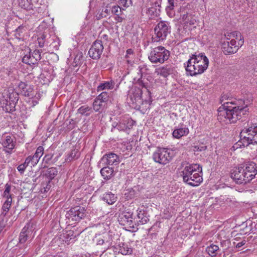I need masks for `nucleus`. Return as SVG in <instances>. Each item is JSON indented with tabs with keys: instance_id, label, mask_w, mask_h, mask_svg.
Here are the masks:
<instances>
[{
	"instance_id": "37998d69",
	"label": "nucleus",
	"mask_w": 257,
	"mask_h": 257,
	"mask_svg": "<svg viewBox=\"0 0 257 257\" xmlns=\"http://www.w3.org/2000/svg\"><path fill=\"white\" fill-rule=\"evenodd\" d=\"M219 249V247L217 245L211 244L206 248V251L208 254L212 256H215L216 255V252Z\"/></svg>"
},
{
	"instance_id": "8fccbe9b",
	"label": "nucleus",
	"mask_w": 257,
	"mask_h": 257,
	"mask_svg": "<svg viewBox=\"0 0 257 257\" xmlns=\"http://www.w3.org/2000/svg\"><path fill=\"white\" fill-rule=\"evenodd\" d=\"M118 3L120 6L127 8L132 5V0H118Z\"/></svg>"
},
{
	"instance_id": "a878e982",
	"label": "nucleus",
	"mask_w": 257,
	"mask_h": 257,
	"mask_svg": "<svg viewBox=\"0 0 257 257\" xmlns=\"http://www.w3.org/2000/svg\"><path fill=\"white\" fill-rule=\"evenodd\" d=\"M113 169L109 167H104L100 170L101 175L105 180L110 179L113 176Z\"/></svg>"
},
{
	"instance_id": "a18cd8bd",
	"label": "nucleus",
	"mask_w": 257,
	"mask_h": 257,
	"mask_svg": "<svg viewBox=\"0 0 257 257\" xmlns=\"http://www.w3.org/2000/svg\"><path fill=\"white\" fill-rule=\"evenodd\" d=\"M111 14L119 16L121 14L122 11L121 8L118 5H112L111 4Z\"/></svg>"
},
{
	"instance_id": "39448f33",
	"label": "nucleus",
	"mask_w": 257,
	"mask_h": 257,
	"mask_svg": "<svg viewBox=\"0 0 257 257\" xmlns=\"http://www.w3.org/2000/svg\"><path fill=\"white\" fill-rule=\"evenodd\" d=\"M240 141L236 144V146H233L234 150L238 148V146L241 147H247L250 144H257V125H253L247 129L243 130L240 133Z\"/></svg>"
},
{
	"instance_id": "09e8293b",
	"label": "nucleus",
	"mask_w": 257,
	"mask_h": 257,
	"mask_svg": "<svg viewBox=\"0 0 257 257\" xmlns=\"http://www.w3.org/2000/svg\"><path fill=\"white\" fill-rule=\"evenodd\" d=\"M33 156H29L27 158H26L25 163L28 166L29 165H31V166H35L37 164V161L35 160H33Z\"/></svg>"
},
{
	"instance_id": "f3484780",
	"label": "nucleus",
	"mask_w": 257,
	"mask_h": 257,
	"mask_svg": "<svg viewBox=\"0 0 257 257\" xmlns=\"http://www.w3.org/2000/svg\"><path fill=\"white\" fill-rule=\"evenodd\" d=\"M3 96L7 97L9 101H10L11 108L13 109L15 108L16 103H17L19 97V94L14 89H10L8 91V93L6 94H3Z\"/></svg>"
},
{
	"instance_id": "6e6552de",
	"label": "nucleus",
	"mask_w": 257,
	"mask_h": 257,
	"mask_svg": "<svg viewBox=\"0 0 257 257\" xmlns=\"http://www.w3.org/2000/svg\"><path fill=\"white\" fill-rule=\"evenodd\" d=\"M172 152L168 149L158 148L153 155L154 161L158 163L166 165L172 158Z\"/></svg>"
},
{
	"instance_id": "ea45409f",
	"label": "nucleus",
	"mask_w": 257,
	"mask_h": 257,
	"mask_svg": "<svg viewBox=\"0 0 257 257\" xmlns=\"http://www.w3.org/2000/svg\"><path fill=\"white\" fill-rule=\"evenodd\" d=\"M100 101H102L106 105L109 100V94L106 91H103L96 97Z\"/></svg>"
},
{
	"instance_id": "20e7f679",
	"label": "nucleus",
	"mask_w": 257,
	"mask_h": 257,
	"mask_svg": "<svg viewBox=\"0 0 257 257\" xmlns=\"http://www.w3.org/2000/svg\"><path fill=\"white\" fill-rule=\"evenodd\" d=\"M180 173L183 181L192 186H198L203 181L202 167L197 164L185 166Z\"/></svg>"
},
{
	"instance_id": "bb28decb",
	"label": "nucleus",
	"mask_w": 257,
	"mask_h": 257,
	"mask_svg": "<svg viewBox=\"0 0 257 257\" xmlns=\"http://www.w3.org/2000/svg\"><path fill=\"white\" fill-rule=\"evenodd\" d=\"M93 108L96 112H101L107 106L102 101H100L97 97L95 98L93 102Z\"/></svg>"
},
{
	"instance_id": "473e14b6",
	"label": "nucleus",
	"mask_w": 257,
	"mask_h": 257,
	"mask_svg": "<svg viewBox=\"0 0 257 257\" xmlns=\"http://www.w3.org/2000/svg\"><path fill=\"white\" fill-rule=\"evenodd\" d=\"M27 85L24 82H21L18 85V88L23 95L25 96L31 97L32 96L31 93V91L27 89Z\"/></svg>"
},
{
	"instance_id": "9b49d317",
	"label": "nucleus",
	"mask_w": 257,
	"mask_h": 257,
	"mask_svg": "<svg viewBox=\"0 0 257 257\" xmlns=\"http://www.w3.org/2000/svg\"><path fill=\"white\" fill-rule=\"evenodd\" d=\"M85 213V210L84 207L77 206L68 211L66 217L72 221H79L84 217Z\"/></svg>"
},
{
	"instance_id": "49530a36",
	"label": "nucleus",
	"mask_w": 257,
	"mask_h": 257,
	"mask_svg": "<svg viewBox=\"0 0 257 257\" xmlns=\"http://www.w3.org/2000/svg\"><path fill=\"white\" fill-rule=\"evenodd\" d=\"M196 23V18L192 14H190L187 17L186 21L184 22L187 25L193 26Z\"/></svg>"
},
{
	"instance_id": "4c0bfd02",
	"label": "nucleus",
	"mask_w": 257,
	"mask_h": 257,
	"mask_svg": "<svg viewBox=\"0 0 257 257\" xmlns=\"http://www.w3.org/2000/svg\"><path fill=\"white\" fill-rule=\"evenodd\" d=\"M44 154V148L42 146H39L37 148L34 155L33 156V160H35L37 163L39 162L40 159Z\"/></svg>"
},
{
	"instance_id": "c756f323",
	"label": "nucleus",
	"mask_w": 257,
	"mask_h": 257,
	"mask_svg": "<svg viewBox=\"0 0 257 257\" xmlns=\"http://www.w3.org/2000/svg\"><path fill=\"white\" fill-rule=\"evenodd\" d=\"M132 248L129 247L127 244L122 243L119 245V252L123 255L130 254L132 253Z\"/></svg>"
},
{
	"instance_id": "6e6d98bb",
	"label": "nucleus",
	"mask_w": 257,
	"mask_h": 257,
	"mask_svg": "<svg viewBox=\"0 0 257 257\" xmlns=\"http://www.w3.org/2000/svg\"><path fill=\"white\" fill-rule=\"evenodd\" d=\"M28 167V166L24 162V163L20 165L18 167V170L21 173H23L25 170L26 168Z\"/></svg>"
},
{
	"instance_id": "393cba45",
	"label": "nucleus",
	"mask_w": 257,
	"mask_h": 257,
	"mask_svg": "<svg viewBox=\"0 0 257 257\" xmlns=\"http://www.w3.org/2000/svg\"><path fill=\"white\" fill-rule=\"evenodd\" d=\"M37 0H20L19 2L20 6L27 11L32 10Z\"/></svg>"
},
{
	"instance_id": "69168bd1",
	"label": "nucleus",
	"mask_w": 257,
	"mask_h": 257,
	"mask_svg": "<svg viewBox=\"0 0 257 257\" xmlns=\"http://www.w3.org/2000/svg\"><path fill=\"white\" fill-rule=\"evenodd\" d=\"M206 148V146H204V147L203 146V147H201V149H199V148H198L197 150H199L200 151H201L202 150H205Z\"/></svg>"
},
{
	"instance_id": "0eeeda50",
	"label": "nucleus",
	"mask_w": 257,
	"mask_h": 257,
	"mask_svg": "<svg viewBox=\"0 0 257 257\" xmlns=\"http://www.w3.org/2000/svg\"><path fill=\"white\" fill-rule=\"evenodd\" d=\"M155 35L152 37L154 42H158L166 39L171 32V26L167 21H160L154 28Z\"/></svg>"
},
{
	"instance_id": "b1692460",
	"label": "nucleus",
	"mask_w": 257,
	"mask_h": 257,
	"mask_svg": "<svg viewBox=\"0 0 257 257\" xmlns=\"http://www.w3.org/2000/svg\"><path fill=\"white\" fill-rule=\"evenodd\" d=\"M225 37H228L230 39V38L233 39L235 40H238V44L240 46H242L244 43L243 38L242 36L241 33L239 32L234 31L232 33H227L224 35Z\"/></svg>"
},
{
	"instance_id": "338daca9",
	"label": "nucleus",
	"mask_w": 257,
	"mask_h": 257,
	"mask_svg": "<svg viewBox=\"0 0 257 257\" xmlns=\"http://www.w3.org/2000/svg\"><path fill=\"white\" fill-rule=\"evenodd\" d=\"M50 46H52L53 47H54V48H55V49L56 50H57L58 49V47L57 46H54L53 43H51L50 44Z\"/></svg>"
},
{
	"instance_id": "f03ea898",
	"label": "nucleus",
	"mask_w": 257,
	"mask_h": 257,
	"mask_svg": "<svg viewBox=\"0 0 257 257\" xmlns=\"http://www.w3.org/2000/svg\"><path fill=\"white\" fill-rule=\"evenodd\" d=\"M257 174V165L253 162L244 163L240 167L233 169L230 177L238 184H245L254 179Z\"/></svg>"
},
{
	"instance_id": "052dcab7",
	"label": "nucleus",
	"mask_w": 257,
	"mask_h": 257,
	"mask_svg": "<svg viewBox=\"0 0 257 257\" xmlns=\"http://www.w3.org/2000/svg\"><path fill=\"white\" fill-rule=\"evenodd\" d=\"M133 52H134V51L132 49H127L126 51V57H128L129 55H133Z\"/></svg>"
},
{
	"instance_id": "1a4fd4ad",
	"label": "nucleus",
	"mask_w": 257,
	"mask_h": 257,
	"mask_svg": "<svg viewBox=\"0 0 257 257\" xmlns=\"http://www.w3.org/2000/svg\"><path fill=\"white\" fill-rule=\"evenodd\" d=\"M35 226L34 222H30L23 227L19 236L20 244L24 243L28 239H32L34 237Z\"/></svg>"
},
{
	"instance_id": "4468645a",
	"label": "nucleus",
	"mask_w": 257,
	"mask_h": 257,
	"mask_svg": "<svg viewBox=\"0 0 257 257\" xmlns=\"http://www.w3.org/2000/svg\"><path fill=\"white\" fill-rule=\"evenodd\" d=\"M120 162L119 157L113 153L106 154L101 159V162L104 165H117Z\"/></svg>"
},
{
	"instance_id": "2eb2a0df",
	"label": "nucleus",
	"mask_w": 257,
	"mask_h": 257,
	"mask_svg": "<svg viewBox=\"0 0 257 257\" xmlns=\"http://www.w3.org/2000/svg\"><path fill=\"white\" fill-rule=\"evenodd\" d=\"M161 9V1L156 0L153 2L146 11V14L150 19H154L159 16Z\"/></svg>"
},
{
	"instance_id": "bf43d9fd",
	"label": "nucleus",
	"mask_w": 257,
	"mask_h": 257,
	"mask_svg": "<svg viewBox=\"0 0 257 257\" xmlns=\"http://www.w3.org/2000/svg\"><path fill=\"white\" fill-rule=\"evenodd\" d=\"M245 243H246V241L245 240H243L237 243V244L236 245V247L237 248H239V247L242 246L243 245H244L245 244Z\"/></svg>"
},
{
	"instance_id": "0e129e2a",
	"label": "nucleus",
	"mask_w": 257,
	"mask_h": 257,
	"mask_svg": "<svg viewBox=\"0 0 257 257\" xmlns=\"http://www.w3.org/2000/svg\"><path fill=\"white\" fill-rule=\"evenodd\" d=\"M5 225L0 223V231H2L4 228Z\"/></svg>"
},
{
	"instance_id": "72a5a7b5",
	"label": "nucleus",
	"mask_w": 257,
	"mask_h": 257,
	"mask_svg": "<svg viewBox=\"0 0 257 257\" xmlns=\"http://www.w3.org/2000/svg\"><path fill=\"white\" fill-rule=\"evenodd\" d=\"M50 37L49 38H47V36L44 34H42L38 38L37 40L39 44V46L42 48L44 46L45 44H48L50 43Z\"/></svg>"
},
{
	"instance_id": "774afa93",
	"label": "nucleus",
	"mask_w": 257,
	"mask_h": 257,
	"mask_svg": "<svg viewBox=\"0 0 257 257\" xmlns=\"http://www.w3.org/2000/svg\"><path fill=\"white\" fill-rule=\"evenodd\" d=\"M223 97L222 96L221 97V99H220L221 102H222V101H223Z\"/></svg>"
},
{
	"instance_id": "de8ad7c7",
	"label": "nucleus",
	"mask_w": 257,
	"mask_h": 257,
	"mask_svg": "<svg viewBox=\"0 0 257 257\" xmlns=\"http://www.w3.org/2000/svg\"><path fill=\"white\" fill-rule=\"evenodd\" d=\"M142 90L140 89V88L136 89L135 92L134 93V97H135L136 102L142 101Z\"/></svg>"
},
{
	"instance_id": "c85d7f7f",
	"label": "nucleus",
	"mask_w": 257,
	"mask_h": 257,
	"mask_svg": "<svg viewBox=\"0 0 257 257\" xmlns=\"http://www.w3.org/2000/svg\"><path fill=\"white\" fill-rule=\"evenodd\" d=\"M103 200L108 204L111 205L116 202L117 197L114 194L108 192L103 194Z\"/></svg>"
},
{
	"instance_id": "864d4df0",
	"label": "nucleus",
	"mask_w": 257,
	"mask_h": 257,
	"mask_svg": "<svg viewBox=\"0 0 257 257\" xmlns=\"http://www.w3.org/2000/svg\"><path fill=\"white\" fill-rule=\"evenodd\" d=\"M75 236L73 235V231L71 230H69L67 231V234L65 236V241H67L70 240L71 239H73L75 238Z\"/></svg>"
},
{
	"instance_id": "ddd939ff",
	"label": "nucleus",
	"mask_w": 257,
	"mask_h": 257,
	"mask_svg": "<svg viewBox=\"0 0 257 257\" xmlns=\"http://www.w3.org/2000/svg\"><path fill=\"white\" fill-rule=\"evenodd\" d=\"M103 46L101 41H95L88 51L90 57L94 60H98L103 50Z\"/></svg>"
},
{
	"instance_id": "c9c22d12",
	"label": "nucleus",
	"mask_w": 257,
	"mask_h": 257,
	"mask_svg": "<svg viewBox=\"0 0 257 257\" xmlns=\"http://www.w3.org/2000/svg\"><path fill=\"white\" fill-rule=\"evenodd\" d=\"M114 83L112 81H105L101 83L97 87V90L98 91H101L105 89H112L113 87Z\"/></svg>"
},
{
	"instance_id": "13d9d810",
	"label": "nucleus",
	"mask_w": 257,
	"mask_h": 257,
	"mask_svg": "<svg viewBox=\"0 0 257 257\" xmlns=\"http://www.w3.org/2000/svg\"><path fill=\"white\" fill-rule=\"evenodd\" d=\"M4 198L6 199V201H5V202H6L7 203L11 204V205H12V199H13V197H4Z\"/></svg>"
},
{
	"instance_id": "9d476101",
	"label": "nucleus",
	"mask_w": 257,
	"mask_h": 257,
	"mask_svg": "<svg viewBox=\"0 0 257 257\" xmlns=\"http://www.w3.org/2000/svg\"><path fill=\"white\" fill-rule=\"evenodd\" d=\"M226 40L221 43V49L225 55H230L235 53L239 48L241 47L236 44L235 40L232 39L230 40L228 37H225Z\"/></svg>"
},
{
	"instance_id": "f704fd0d",
	"label": "nucleus",
	"mask_w": 257,
	"mask_h": 257,
	"mask_svg": "<svg viewBox=\"0 0 257 257\" xmlns=\"http://www.w3.org/2000/svg\"><path fill=\"white\" fill-rule=\"evenodd\" d=\"M83 57L82 53L81 52H78L74 57L73 66L76 67L82 64L83 62Z\"/></svg>"
},
{
	"instance_id": "4d7b16f0",
	"label": "nucleus",
	"mask_w": 257,
	"mask_h": 257,
	"mask_svg": "<svg viewBox=\"0 0 257 257\" xmlns=\"http://www.w3.org/2000/svg\"><path fill=\"white\" fill-rule=\"evenodd\" d=\"M24 29V27L23 26L19 27L16 30V34L15 35L18 38L21 36V33H23V30Z\"/></svg>"
},
{
	"instance_id": "cd10ccee",
	"label": "nucleus",
	"mask_w": 257,
	"mask_h": 257,
	"mask_svg": "<svg viewBox=\"0 0 257 257\" xmlns=\"http://www.w3.org/2000/svg\"><path fill=\"white\" fill-rule=\"evenodd\" d=\"M96 244L97 245L102 246V249L104 251L106 250L111 245V242L109 240H106L105 236H103V238H99L97 240Z\"/></svg>"
},
{
	"instance_id": "a19ab883",
	"label": "nucleus",
	"mask_w": 257,
	"mask_h": 257,
	"mask_svg": "<svg viewBox=\"0 0 257 257\" xmlns=\"http://www.w3.org/2000/svg\"><path fill=\"white\" fill-rule=\"evenodd\" d=\"M91 111V108L87 105H83L81 106L77 110L78 113L85 116H88L90 111Z\"/></svg>"
},
{
	"instance_id": "423d86ee",
	"label": "nucleus",
	"mask_w": 257,
	"mask_h": 257,
	"mask_svg": "<svg viewBox=\"0 0 257 257\" xmlns=\"http://www.w3.org/2000/svg\"><path fill=\"white\" fill-rule=\"evenodd\" d=\"M170 55V52L164 47H156L151 51L148 58L154 64H163L167 61Z\"/></svg>"
},
{
	"instance_id": "e2e57ef3",
	"label": "nucleus",
	"mask_w": 257,
	"mask_h": 257,
	"mask_svg": "<svg viewBox=\"0 0 257 257\" xmlns=\"http://www.w3.org/2000/svg\"><path fill=\"white\" fill-rule=\"evenodd\" d=\"M138 83L140 86L146 88V86L142 81L139 80Z\"/></svg>"
},
{
	"instance_id": "aec40b11",
	"label": "nucleus",
	"mask_w": 257,
	"mask_h": 257,
	"mask_svg": "<svg viewBox=\"0 0 257 257\" xmlns=\"http://www.w3.org/2000/svg\"><path fill=\"white\" fill-rule=\"evenodd\" d=\"M173 68L170 64L165 65L163 66L160 67L155 69V73L157 75L161 76L163 77H167L170 74L172 73Z\"/></svg>"
},
{
	"instance_id": "6ab92c4d",
	"label": "nucleus",
	"mask_w": 257,
	"mask_h": 257,
	"mask_svg": "<svg viewBox=\"0 0 257 257\" xmlns=\"http://www.w3.org/2000/svg\"><path fill=\"white\" fill-rule=\"evenodd\" d=\"M119 220L123 222V225H127L130 227H134L133 213L131 211H124L119 216Z\"/></svg>"
},
{
	"instance_id": "f257e3e1",
	"label": "nucleus",
	"mask_w": 257,
	"mask_h": 257,
	"mask_svg": "<svg viewBox=\"0 0 257 257\" xmlns=\"http://www.w3.org/2000/svg\"><path fill=\"white\" fill-rule=\"evenodd\" d=\"M248 111L245 106L236 105L232 102H224L218 109V119L226 122L235 123Z\"/></svg>"
},
{
	"instance_id": "5701e85b",
	"label": "nucleus",
	"mask_w": 257,
	"mask_h": 257,
	"mask_svg": "<svg viewBox=\"0 0 257 257\" xmlns=\"http://www.w3.org/2000/svg\"><path fill=\"white\" fill-rule=\"evenodd\" d=\"M189 131L188 127L184 126L177 128L174 130L172 135L176 139H180L183 136H187L189 134Z\"/></svg>"
},
{
	"instance_id": "dca6fc26",
	"label": "nucleus",
	"mask_w": 257,
	"mask_h": 257,
	"mask_svg": "<svg viewBox=\"0 0 257 257\" xmlns=\"http://www.w3.org/2000/svg\"><path fill=\"white\" fill-rule=\"evenodd\" d=\"M16 143L14 137L7 136L3 138L2 145L6 153H11L15 147Z\"/></svg>"
},
{
	"instance_id": "c03bdc74",
	"label": "nucleus",
	"mask_w": 257,
	"mask_h": 257,
	"mask_svg": "<svg viewBox=\"0 0 257 257\" xmlns=\"http://www.w3.org/2000/svg\"><path fill=\"white\" fill-rule=\"evenodd\" d=\"M180 15L179 19L181 21H182V22H183L184 23L185 21H186L187 17H188V16H189V15L190 14L189 13L186 11V10H185V9L184 8H180Z\"/></svg>"
},
{
	"instance_id": "7ed1b4c3",
	"label": "nucleus",
	"mask_w": 257,
	"mask_h": 257,
	"mask_svg": "<svg viewBox=\"0 0 257 257\" xmlns=\"http://www.w3.org/2000/svg\"><path fill=\"white\" fill-rule=\"evenodd\" d=\"M208 59L205 55L194 54L184 63V67L187 75L195 76L203 73L208 68Z\"/></svg>"
},
{
	"instance_id": "5fc2aeb1",
	"label": "nucleus",
	"mask_w": 257,
	"mask_h": 257,
	"mask_svg": "<svg viewBox=\"0 0 257 257\" xmlns=\"http://www.w3.org/2000/svg\"><path fill=\"white\" fill-rule=\"evenodd\" d=\"M53 156V155L51 154L46 155L43 158V161L45 163L49 164L50 162L51 159H52Z\"/></svg>"
},
{
	"instance_id": "f8f14e48",
	"label": "nucleus",
	"mask_w": 257,
	"mask_h": 257,
	"mask_svg": "<svg viewBox=\"0 0 257 257\" xmlns=\"http://www.w3.org/2000/svg\"><path fill=\"white\" fill-rule=\"evenodd\" d=\"M42 50H35L33 52L30 51L28 54H26L23 58V63L31 65L38 63V62L41 59Z\"/></svg>"
},
{
	"instance_id": "4be33fe9",
	"label": "nucleus",
	"mask_w": 257,
	"mask_h": 257,
	"mask_svg": "<svg viewBox=\"0 0 257 257\" xmlns=\"http://www.w3.org/2000/svg\"><path fill=\"white\" fill-rule=\"evenodd\" d=\"M10 101L8 100L7 97L3 96L0 97V106L3 108V110L6 112H12L15 110V108L12 109L10 106Z\"/></svg>"
},
{
	"instance_id": "3c124183",
	"label": "nucleus",
	"mask_w": 257,
	"mask_h": 257,
	"mask_svg": "<svg viewBox=\"0 0 257 257\" xmlns=\"http://www.w3.org/2000/svg\"><path fill=\"white\" fill-rule=\"evenodd\" d=\"M11 207V204L7 203L4 202L2 206V213L6 215L10 210Z\"/></svg>"
},
{
	"instance_id": "2f4dec72",
	"label": "nucleus",
	"mask_w": 257,
	"mask_h": 257,
	"mask_svg": "<svg viewBox=\"0 0 257 257\" xmlns=\"http://www.w3.org/2000/svg\"><path fill=\"white\" fill-rule=\"evenodd\" d=\"M137 212H138L137 216L139 219H141L139 220V221L142 224H146L149 221V218L147 216V213H146L144 210H138Z\"/></svg>"
},
{
	"instance_id": "603ef678",
	"label": "nucleus",
	"mask_w": 257,
	"mask_h": 257,
	"mask_svg": "<svg viewBox=\"0 0 257 257\" xmlns=\"http://www.w3.org/2000/svg\"><path fill=\"white\" fill-rule=\"evenodd\" d=\"M99 38L100 39L97 40L96 41H101L102 44H103V43L107 42L108 41V36L107 34H104L102 32L99 35Z\"/></svg>"
},
{
	"instance_id": "680f3d73",
	"label": "nucleus",
	"mask_w": 257,
	"mask_h": 257,
	"mask_svg": "<svg viewBox=\"0 0 257 257\" xmlns=\"http://www.w3.org/2000/svg\"><path fill=\"white\" fill-rule=\"evenodd\" d=\"M50 188V185L48 183L47 184L46 187H44V192H47L49 190Z\"/></svg>"
},
{
	"instance_id": "58836bf2",
	"label": "nucleus",
	"mask_w": 257,
	"mask_h": 257,
	"mask_svg": "<svg viewBox=\"0 0 257 257\" xmlns=\"http://www.w3.org/2000/svg\"><path fill=\"white\" fill-rule=\"evenodd\" d=\"M111 4H108L104 9H102L101 13L100 14L98 18L99 19L105 18L111 14Z\"/></svg>"
},
{
	"instance_id": "7c9ffc66",
	"label": "nucleus",
	"mask_w": 257,
	"mask_h": 257,
	"mask_svg": "<svg viewBox=\"0 0 257 257\" xmlns=\"http://www.w3.org/2000/svg\"><path fill=\"white\" fill-rule=\"evenodd\" d=\"M80 153L77 149H73L68 154L66 158V162H70L73 160L77 159L79 157Z\"/></svg>"
},
{
	"instance_id": "a211bd4d",
	"label": "nucleus",
	"mask_w": 257,
	"mask_h": 257,
	"mask_svg": "<svg viewBox=\"0 0 257 257\" xmlns=\"http://www.w3.org/2000/svg\"><path fill=\"white\" fill-rule=\"evenodd\" d=\"M133 126V122L132 120L122 119L118 123L112 124V127L111 128V131L113 132V130L116 128L118 131H124L127 129H130Z\"/></svg>"
},
{
	"instance_id": "79ce46f5",
	"label": "nucleus",
	"mask_w": 257,
	"mask_h": 257,
	"mask_svg": "<svg viewBox=\"0 0 257 257\" xmlns=\"http://www.w3.org/2000/svg\"><path fill=\"white\" fill-rule=\"evenodd\" d=\"M13 186L10 184L7 183L5 185V191L3 194V197H14V195L12 193V188Z\"/></svg>"
},
{
	"instance_id": "412c9836",
	"label": "nucleus",
	"mask_w": 257,
	"mask_h": 257,
	"mask_svg": "<svg viewBox=\"0 0 257 257\" xmlns=\"http://www.w3.org/2000/svg\"><path fill=\"white\" fill-rule=\"evenodd\" d=\"M168 5L166 8V11L167 15L170 17L173 18L175 16L174 9L177 7V0H167Z\"/></svg>"
},
{
	"instance_id": "e433bc0d",
	"label": "nucleus",
	"mask_w": 257,
	"mask_h": 257,
	"mask_svg": "<svg viewBox=\"0 0 257 257\" xmlns=\"http://www.w3.org/2000/svg\"><path fill=\"white\" fill-rule=\"evenodd\" d=\"M58 170L55 167H51L48 169L46 172V176L50 180L53 179L57 175Z\"/></svg>"
}]
</instances>
